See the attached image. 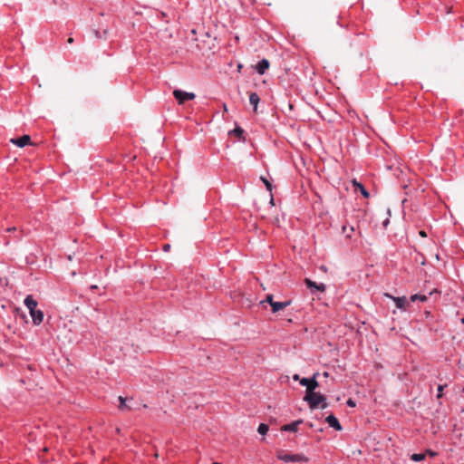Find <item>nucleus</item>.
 I'll list each match as a JSON object with an SVG mask.
<instances>
[{
    "label": "nucleus",
    "mask_w": 464,
    "mask_h": 464,
    "mask_svg": "<svg viewBox=\"0 0 464 464\" xmlns=\"http://www.w3.org/2000/svg\"><path fill=\"white\" fill-rule=\"evenodd\" d=\"M24 305L29 310V314L32 317L34 325H40L44 321V312L37 310V301L33 298L32 295H27L24 300Z\"/></svg>",
    "instance_id": "f257e3e1"
},
{
    "label": "nucleus",
    "mask_w": 464,
    "mask_h": 464,
    "mask_svg": "<svg viewBox=\"0 0 464 464\" xmlns=\"http://www.w3.org/2000/svg\"><path fill=\"white\" fill-rule=\"evenodd\" d=\"M304 401L308 403L311 410H314L319 407L324 410L328 406L326 403V397L315 391H313L310 393H305Z\"/></svg>",
    "instance_id": "f03ea898"
},
{
    "label": "nucleus",
    "mask_w": 464,
    "mask_h": 464,
    "mask_svg": "<svg viewBox=\"0 0 464 464\" xmlns=\"http://www.w3.org/2000/svg\"><path fill=\"white\" fill-rule=\"evenodd\" d=\"M318 373H314L312 378H302L300 380V384L302 386L306 387L305 393H310L313 391H315V389L319 386L318 382L316 381V376Z\"/></svg>",
    "instance_id": "7ed1b4c3"
},
{
    "label": "nucleus",
    "mask_w": 464,
    "mask_h": 464,
    "mask_svg": "<svg viewBox=\"0 0 464 464\" xmlns=\"http://www.w3.org/2000/svg\"><path fill=\"white\" fill-rule=\"evenodd\" d=\"M384 295L390 299H392L398 309L406 311L409 306V302L405 296H393L388 293H385Z\"/></svg>",
    "instance_id": "20e7f679"
},
{
    "label": "nucleus",
    "mask_w": 464,
    "mask_h": 464,
    "mask_svg": "<svg viewBox=\"0 0 464 464\" xmlns=\"http://www.w3.org/2000/svg\"><path fill=\"white\" fill-rule=\"evenodd\" d=\"M173 95L179 104L195 98V94L193 92H187L181 90H175L173 92Z\"/></svg>",
    "instance_id": "39448f33"
},
{
    "label": "nucleus",
    "mask_w": 464,
    "mask_h": 464,
    "mask_svg": "<svg viewBox=\"0 0 464 464\" xmlns=\"http://www.w3.org/2000/svg\"><path fill=\"white\" fill-rule=\"evenodd\" d=\"M278 459L285 462H299L307 460L304 456L299 454H279Z\"/></svg>",
    "instance_id": "423d86ee"
},
{
    "label": "nucleus",
    "mask_w": 464,
    "mask_h": 464,
    "mask_svg": "<svg viewBox=\"0 0 464 464\" xmlns=\"http://www.w3.org/2000/svg\"><path fill=\"white\" fill-rule=\"evenodd\" d=\"M119 400V410L120 411H132L133 409H135V407L131 404L133 399L132 398H124L122 396H120L118 398Z\"/></svg>",
    "instance_id": "0eeeda50"
},
{
    "label": "nucleus",
    "mask_w": 464,
    "mask_h": 464,
    "mask_svg": "<svg viewBox=\"0 0 464 464\" xmlns=\"http://www.w3.org/2000/svg\"><path fill=\"white\" fill-rule=\"evenodd\" d=\"M13 144L16 145L19 148H24V146L30 144L31 137L29 135H24L19 138L11 139L10 140Z\"/></svg>",
    "instance_id": "6e6552de"
},
{
    "label": "nucleus",
    "mask_w": 464,
    "mask_h": 464,
    "mask_svg": "<svg viewBox=\"0 0 464 464\" xmlns=\"http://www.w3.org/2000/svg\"><path fill=\"white\" fill-rule=\"evenodd\" d=\"M303 423V420H297L291 423L285 424L282 426L281 430L283 431H291L296 432L298 430V426Z\"/></svg>",
    "instance_id": "1a4fd4ad"
},
{
    "label": "nucleus",
    "mask_w": 464,
    "mask_h": 464,
    "mask_svg": "<svg viewBox=\"0 0 464 464\" xmlns=\"http://www.w3.org/2000/svg\"><path fill=\"white\" fill-rule=\"evenodd\" d=\"M325 421L329 424L330 427L334 428L335 430H342V426L334 415L330 414L329 416H327Z\"/></svg>",
    "instance_id": "9d476101"
},
{
    "label": "nucleus",
    "mask_w": 464,
    "mask_h": 464,
    "mask_svg": "<svg viewBox=\"0 0 464 464\" xmlns=\"http://www.w3.org/2000/svg\"><path fill=\"white\" fill-rule=\"evenodd\" d=\"M269 62L266 59H262L256 65V71L259 74H264L266 71L269 68Z\"/></svg>",
    "instance_id": "9b49d317"
},
{
    "label": "nucleus",
    "mask_w": 464,
    "mask_h": 464,
    "mask_svg": "<svg viewBox=\"0 0 464 464\" xmlns=\"http://www.w3.org/2000/svg\"><path fill=\"white\" fill-rule=\"evenodd\" d=\"M292 301L287 300L285 302H275V304H272V313L276 314L279 312L280 310H283L289 306L291 304Z\"/></svg>",
    "instance_id": "f8f14e48"
},
{
    "label": "nucleus",
    "mask_w": 464,
    "mask_h": 464,
    "mask_svg": "<svg viewBox=\"0 0 464 464\" xmlns=\"http://www.w3.org/2000/svg\"><path fill=\"white\" fill-rule=\"evenodd\" d=\"M305 285L308 288L313 289L315 288L317 291L324 292L325 290V285L324 284H316L315 282L306 278L304 280Z\"/></svg>",
    "instance_id": "ddd939ff"
},
{
    "label": "nucleus",
    "mask_w": 464,
    "mask_h": 464,
    "mask_svg": "<svg viewBox=\"0 0 464 464\" xmlns=\"http://www.w3.org/2000/svg\"><path fill=\"white\" fill-rule=\"evenodd\" d=\"M259 102L260 98L256 92H251L249 94V102L253 106L254 111H256Z\"/></svg>",
    "instance_id": "4468645a"
},
{
    "label": "nucleus",
    "mask_w": 464,
    "mask_h": 464,
    "mask_svg": "<svg viewBox=\"0 0 464 464\" xmlns=\"http://www.w3.org/2000/svg\"><path fill=\"white\" fill-rule=\"evenodd\" d=\"M353 186L355 188V189H359L361 194L365 198H368L370 197V194L369 192L366 190V188H364V186L358 182L356 179L353 180Z\"/></svg>",
    "instance_id": "2eb2a0df"
},
{
    "label": "nucleus",
    "mask_w": 464,
    "mask_h": 464,
    "mask_svg": "<svg viewBox=\"0 0 464 464\" xmlns=\"http://www.w3.org/2000/svg\"><path fill=\"white\" fill-rule=\"evenodd\" d=\"M427 299H428L427 295H420V294H415L411 296V302H416V301L425 302V301H427Z\"/></svg>",
    "instance_id": "dca6fc26"
},
{
    "label": "nucleus",
    "mask_w": 464,
    "mask_h": 464,
    "mask_svg": "<svg viewBox=\"0 0 464 464\" xmlns=\"http://www.w3.org/2000/svg\"><path fill=\"white\" fill-rule=\"evenodd\" d=\"M426 453H414L411 456V459L419 462L425 459Z\"/></svg>",
    "instance_id": "f3484780"
},
{
    "label": "nucleus",
    "mask_w": 464,
    "mask_h": 464,
    "mask_svg": "<svg viewBox=\"0 0 464 464\" xmlns=\"http://www.w3.org/2000/svg\"><path fill=\"white\" fill-rule=\"evenodd\" d=\"M268 430H269L268 425H266L265 423H261L258 426L257 431L261 435H266L267 433Z\"/></svg>",
    "instance_id": "a211bd4d"
},
{
    "label": "nucleus",
    "mask_w": 464,
    "mask_h": 464,
    "mask_svg": "<svg viewBox=\"0 0 464 464\" xmlns=\"http://www.w3.org/2000/svg\"><path fill=\"white\" fill-rule=\"evenodd\" d=\"M265 302L268 303L272 306V304H275L276 301L273 299V295H267L266 300L262 301L261 304Z\"/></svg>",
    "instance_id": "6ab92c4d"
},
{
    "label": "nucleus",
    "mask_w": 464,
    "mask_h": 464,
    "mask_svg": "<svg viewBox=\"0 0 464 464\" xmlns=\"http://www.w3.org/2000/svg\"><path fill=\"white\" fill-rule=\"evenodd\" d=\"M243 130L240 127H237L232 130V133H234L237 137H241L243 134Z\"/></svg>",
    "instance_id": "aec40b11"
},
{
    "label": "nucleus",
    "mask_w": 464,
    "mask_h": 464,
    "mask_svg": "<svg viewBox=\"0 0 464 464\" xmlns=\"http://www.w3.org/2000/svg\"><path fill=\"white\" fill-rule=\"evenodd\" d=\"M444 389V386L443 385H439L438 386V394H437V398L440 399L442 397V391Z\"/></svg>",
    "instance_id": "412c9836"
},
{
    "label": "nucleus",
    "mask_w": 464,
    "mask_h": 464,
    "mask_svg": "<svg viewBox=\"0 0 464 464\" xmlns=\"http://www.w3.org/2000/svg\"><path fill=\"white\" fill-rule=\"evenodd\" d=\"M263 179L264 183L266 184V188H267L269 191H271V190H272V186H271V184L269 183V181H268L267 179Z\"/></svg>",
    "instance_id": "4be33fe9"
},
{
    "label": "nucleus",
    "mask_w": 464,
    "mask_h": 464,
    "mask_svg": "<svg viewBox=\"0 0 464 464\" xmlns=\"http://www.w3.org/2000/svg\"><path fill=\"white\" fill-rule=\"evenodd\" d=\"M346 404L349 406V407H355V401L352 399H349L347 401H346Z\"/></svg>",
    "instance_id": "5701e85b"
},
{
    "label": "nucleus",
    "mask_w": 464,
    "mask_h": 464,
    "mask_svg": "<svg viewBox=\"0 0 464 464\" xmlns=\"http://www.w3.org/2000/svg\"><path fill=\"white\" fill-rule=\"evenodd\" d=\"M425 453H426V455L428 454V455H430V457H435V456L437 455V453H436V452H434V451H432V450H427Z\"/></svg>",
    "instance_id": "b1692460"
},
{
    "label": "nucleus",
    "mask_w": 464,
    "mask_h": 464,
    "mask_svg": "<svg viewBox=\"0 0 464 464\" xmlns=\"http://www.w3.org/2000/svg\"><path fill=\"white\" fill-rule=\"evenodd\" d=\"M93 34H94L95 37H97V38H102V37L101 32L98 31V30H94Z\"/></svg>",
    "instance_id": "393cba45"
},
{
    "label": "nucleus",
    "mask_w": 464,
    "mask_h": 464,
    "mask_svg": "<svg viewBox=\"0 0 464 464\" xmlns=\"http://www.w3.org/2000/svg\"><path fill=\"white\" fill-rule=\"evenodd\" d=\"M419 235H420V237H427V233H426L424 230H420V231L419 232Z\"/></svg>",
    "instance_id": "a878e982"
},
{
    "label": "nucleus",
    "mask_w": 464,
    "mask_h": 464,
    "mask_svg": "<svg viewBox=\"0 0 464 464\" xmlns=\"http://www.w3.org/2000/svg\"><path fill=\"white\" fill-rule=\"evenodd\" d=\"M301 379L302 378H300L299 374H294L293 375V380H295V381H299L300 382Z\"/></svg>",
    "instance_id": "bb28decb"
},
{
    "label": "nucleus",
    "mask_w": 464,
    "mask_h": 464,
    "mask_svg": "<svg viewBox=\"0 0 464 464\" xmlns=\"http://www.w3.org/2000/svg\"><path fill=\"white\" fill-rule=\"evenodd\" d=\"M169 248H170V246L169 244H166V245L163 246V250L164 251H169Z\"/></svg>",
    "instance_id": "cd10ccee"
},
{
    "label": "nucleus",
    "mask_w": 464,
    "mask_h": 464,
    "mask_svg": "<svg viewBox=\"0 0 464 464\" xmlns=\"http://www.w3.org/2000/svg\"><path fill=\"white\" fill-rule=\"evenodd\" d=\"M15 230H16V228H15L14 227H8V228H7V231H8V232H13V231H15Z\"/></svg>",
    "instance_id": "c85d7f7f"
},
{
    "label": "nucleus",
    "mask_w": 464,
    "mask_h": 464,
    "mask_svg": "<svg viewBox=\"0 0 464 464\" xmlns=\"http://www.w3.org/2000/svg\"><path fill=\"white\" fill-rule=\"evenodd\" d=\"M73 42H74V40H73L72 37H69L68 40H67L68 44H72Z\"/></svg>",
    "instance_id": "c756f323"
},
{
    "label": "nucleus",
    "mask_w": 464,
    "mask_h": 464,
    "mask_svg": "<svg viewBox=\"0 0 464 464\" xmlns=\"http://www.w3.org/2000/svg\"><path fill=\"white\" fill-rule=\"evenodd\" d=\"M460 321H461V324H464V318H461V320H460Z\"/></svg>",
    "instance_id": "7c9ffc66"
},
{
    "label": "nucleus",
    "mask_w": 464,
    "mask_h": 464,
    "mask_svg": "<svg viewBox=\"0 0 464 464\" xmlns=\"http://www.w3.org/2000/svg\"><path fill=\"white\" fill-rule=\"evenodd\" d=\"M212 464H221L220 462H212Z\"/></svg>",
    "instance_id": "2f4dec72"
}]
</instances>
